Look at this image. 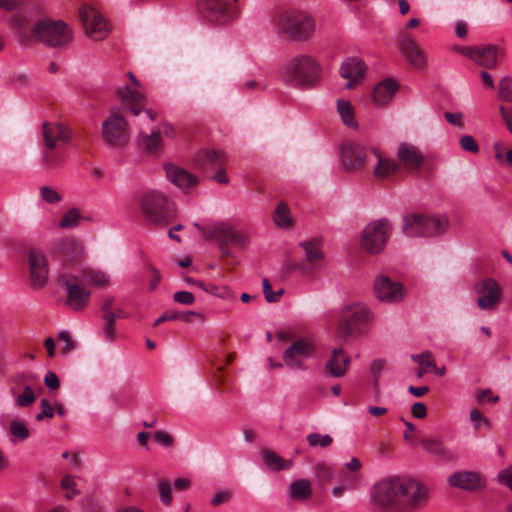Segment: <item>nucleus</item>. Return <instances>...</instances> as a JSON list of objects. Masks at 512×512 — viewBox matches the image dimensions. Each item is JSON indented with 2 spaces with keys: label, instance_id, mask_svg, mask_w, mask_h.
I'll return each instance as SVG.
<instances>
[{
  "label": "nucleus",
  "instance_id": "nucleus-16",
  "mask_svg": "<svg viewBox=\"0 0 512 512\" xmlns=\"http://www.w3.org/2000/svg\"><path fill=\"white\" fill-rule=\"evenodd\" d=\"M399 50L406 62L416 70H423L427 66V56L420 45L411 36L401 35L398 40Z\"/></svg>",
  "mask_w": 512,
  "mask_h": 512
},
{
  "label": "nucleus",
  "instance_id": "nucleus-21",
  "mask_svg": "<svg viewBox=\"0 0 512 512\" xmlns=\"http://www.w3.org/2000/svg\"><path fill=\"white\" fill-rule=\"evenodd\" d=\"M214 237L225 246L244 248L248 245L250 235L248 231L236 229L227 223H220L213 229Z\"/></svg>",
  "mask_w": 512,
  "mask_h": 512
},
{
  "label": "nucleus",
  "instance_id": "nucleus-12",
  "mask_svg": "<svg viewBox=\"0 0 512 512\" xmlns=\"http://www.w3.org/2000/svg\"><path fill=\"white\" fill-rule=\"evenodd\" d=\"M391 232V225L386 219L368 224L361 238V246L370 253H379L386 244Z\"/></svg>",
  "mask_w": 512,
  "mask_h": 512
},
{
  "label": "nucleus",
  "instance_id": "nucleus-32",
  "mask_svg": "<svg viewBox=\"0 0 512 512\" xmlns=\"http://www.w3.org/2000/svg\"><path fill=\"white\" fill-rule=\"evenodd\" d=\"M196 164L201 168L208 166L222 167L226 162V156L219 151L201 150L196 155Z\"/></svg>",
  "mask_w": 512,
  "mask_h": 512
},
{
  "label": "nucleus",
  "instance_id": "nucleus-35",
  "mask_svg": "<svg viewBox=\"0 0 512 512\" xmlns=\"http://www.w3.org/2000/svg\"><path fill=\"white\" fill-rule=\"evenodd\" d=\"M312 495L311 482L307 479L293 481L289 487V496L292 500L304 502Z\"/></svg>",
  "mask_w": 512,
  "mask_h": 512
},
{
  "label": "nucleus",
  "instance_id": "nucleus-53",
  "mask_svg": "<svg viewBox=\"0 0 512 512\" xmlns=\"http://www.w3.org/2000/svg\"><path fill=\"white\" fill-rule=\"evenodd\" d=\"M263 292L265 295V298L268 302H276L280 299V296L282 294V290H279L278 292H273L272 286L270 285L268 279H263Z\"/></svg>",
  "mask_w": 512,
  "mask_h": 512
},
{
  "label": "nucleus",
  "instance_id": "nucleus-18",
  "mask_svg": "<svg viewBox=\"0 0 512 512\" xmlns=\"http://www.w3.org/2000/svg\"><path fill=\"white\" fill-rule=\"evenodd\" d=\"M30 283L33 288L45 286L49 276L46 256L38 249H31L28 255Z\"/></svg>",
  "mask_w": 512,
  "mask_h": 512
},
{
  "label": "nucleus",
  "instance_id": "nucleus-51",
  "mask_svg": "<svg viewBox=\"0 0 512 512\" xmlns=\"http://www.w3.org/2000/svg\"><path fill=\"white\" fill-rule=\"evenodd\" d=\"M41 411L36 415L37 421H43L44 419H51L54 415V408L47 399L40 401Z\"/></svg>",
  "mask_w": 512,
  "mask_h": 512
},
{
  "label": "nucleus",
  "instance_id": "nucleus-5",
  "mask_svg": "<svg viewBox=\"0 0 512 512\" xmlns=\"http://www.w3.org/2000/svg\"><path fill=\"white\" fill-rule=\"evenodd\" d=\"M398 512H414L428 499L429 491L418 480L397 477Z\"/></svg>",
  "mask_w": 512,
  "mask_h": 512
},
{
  "label": "nucleus",
  "instance_id": "nucleus-27",
  "mask_svg": "<svg viewBox=\"0 0 512 512\" xmlns=\"http://www.w3.org/2000/svg\"><path fill=\"white\" fill-rule=\"evenodd\" d=\"M448 484L459 489L475 490L482 486V481L480 475L475 472L458 471L449 476Z\"/></svg>",
  "mask_w": 512,
  "mask_h": 512
},
{
  "label": "nucleus",
  "instance_id": "nucleus-31",
  "mask_svg": "<svg viewBox=\"0 0 512 512\" xmlns=\"http://www.w3.org/2000/svg\"><path fill=\"white\" fill-rule=\"evenodd\" d=\"M300 247L305 252L306 261L313 268L319 267L324 258L321 241L317 239L303 241L300 243Z\"/></svg>",
  "mask_w": 512,
  "mask_h": 512
},
{
  "label": "nucleus",
  "instance_id": "nucleus-20",
  "mask_svg": "<svg viewBox=\"0 0 512 512\" xmlns=\"http://www.w3.org/2000/svg\"><path fill=\"white\" fill-rule=\"evenodd\" d=\"M399 168L402 167L408 172L419 171L425 162V157L415 145L402 142L396 152Z\"/></svg>",
  "mask_w": 512,
  "mask_h": 512
},
{
  "label": "nucleus",
  "instance_id": "nucleus-19",
  "mask_svg": "<svg viewBox=\"0 0 512 512\" xmlns=\"http://www.w3.org/2000/svg\"><path fill=\"white\" fill-rule=\"evenodd\" d=\"M164 171L167 179L186 194L191 193L199 183L196 175L175 163L165 164Z\"/></svg>",
  "mask_w": 512,
  "mask_h": 512
},
{
  "label": "nucleus",
  "instance_id": "nucleus-62",
  "mask_svg": "<svg viewBox=\"0 0 512 512\" xmlns=\"http://www.w3.org/2000/svg\"><path fill=\"white\" fill-rule=\"evenodd\" d=\"M44 163L49 167L53 168L58 166L62 159L57 154L51 153V152H45L43 155Z\"/></svg>",
  "mask_w": 512,
  "mask_h": 512
},
{
  "label": "nucleus",
  "instance_id": "nucleus-4",
  "mask_svg": "<svg viewBox=\"0 0 512 512\" xmlns=\"http://www.w3.org/2000/svg\"><path fill=\"white\" fill-rule=\"evenodd\" d=\"M279 32L294 40H306L315 30L313 18L303 11L289 10L280 13L275 20Z\"/></svg>",
  "mask_w": 512,
  "mask_h": 512
},
{
  "label": "nucleus",
  "instance_id": "nucleus-2",
  "mask_svg": "<svg viewBox=\"0 0 512 512\" xmlns=\"http://www.w3.org/2000/svg\"><path fill=\"white\" fill-rule=\"evenodd\" d=\"M320 76V67L309 55H298L289 59L281 68V77L294 86H309Z\"/></svg>",
  "mask_w": 512,
  "mask_h": 512
},
{
  "label": "nucleus",
  "instance_id": "nucleus-24",
  "mask_svg": "<svg viewBox=\"0 0 512 512\" xmlns=\"http://www.w3.org/2000/svg\"><path fill=\"white\" fill-rule=\"evenodd\" d=\"M398 89V83L392 78L380 81L371 94L373 105L378 108L387 106L393 100Z\"/></svg>",
  "mask_w": 512,
  "mask_h": 512
},
{
  "label": "nucleus",
  "instance_id": "nucleus-3",
  "mask_svg": "<svg viewBox=\"0 0 512 512\" xmlns=\"http://www.w3.org/2000/svg\"><path fill=\"white\" fill-rule=\"evenodd\" d=\"M143 216L156 225H167L176 217V207L165 194L159 191L145 192L140 199Z\"/></svg>",
  "mask_w": 512,
  "mask_h": 512
},
{
  "label": "nucleus",
  "instance_id": "nucleus-52",
  "mask_svg": "<svg viewBox=\"0 0 512 512\" xmlns=\"http://www.w3.org/2000/svg\"><path fill=\"white\" fill-rule=\"evenodd\" d=\"M470 419L473 422L475 428L477 429L480 428L481 426H485L487 428L490 427V421L479 410H471Z\"/></svg>",
  "mask_w": 512,
  "mask_h": 512
},
{
  "label": "nucleus",
  "instance_id": "nucleus-54",
  "mask_svg": "<svg viewBox=\"0 0 512 512\" xmlns=\"http://www.w3.org/2000/svg\"><path fill=\"white\" fill-rule=\"evenodd\" d=\"M317 476L320 480L325 482H330L334 478L333 469L326 464H319L316 467Z\"/></svg>",
  "mask_w": 512,
  "mask_h": 512
},
{
  "label": "nucleus",
  "instance_id": "nucleus-40",
  "mask_svg": "<svg viewBox=\"0 0 512 512\" xmlns=\"http://www.w3.org/2000/svg\"><path fill=\"white\" fill-rule=\"evenodd\" d=\"M11 441L16 443L18 441L26 440L29 435V429L24 421L13 420L10 424Z\"/></svg>",
  "mask_w": 512,
  "mask_h": 512
},
{
  "label": "nucleus",
  "instance_id": "nucleus-57",
  "mask_svg": "<svg viewBox=\"0 0 512 512\" xmlns=\"http://www.w3.org/2000/svg\"><path fill=\"white\" fill-rule=\"evenodd\" d=\"M498 481L501 484L507 485L512 491V465L498 473Z\"/></svg>",
  "mask_w": 512,
  "mask_h": 512
},
{
  "label": "nucleus",
  "instance_id": "nucleus-25",
  "mask_svg": "<svg viewBox=\"0 0 512 512\" xmlns=\"http://www.w3.org/2000/svg\"><path fill=\"white\" fill-rule=\"evenodd\" d=\"M66 287V304L75 311L83 310L89 302L90 291L76 282H64Z\"/></svg>",
  "mask_w": 512,
  "mask_h": 512
},
{
  "label": "nucleus",
  "instance_id": "nucleus-60",
  "mask_svg": "<svg viewBox=\"0 0 512 512\" xmlns=\"http://www.w3.org/2000/svg\"><path fill=\"white\" fill-rule=\"evenodd\" d=\"M45 385L51 389L56 390L59 388L60 382L58 376L54 372H47L44 378Z\"/></svg>",
  "mask_w": 512,
  "mask_h": 512
},
{
  "label": "nucleus",
  "instance_id": "nucleus-56",
  "mask_svg": "<svg viewBox=\"0 0 512 512\" xmlns=\"http://www.w3.org/2000/svg\"><path fill=\"white\" fill-rule=\"evenodd\" d=\"M477 401L479 403H496L499 400V397L497 395H494L493 392L490 389H485L478 391L476 394Z\"/></svg>",
  "mask_w": 512,
  "mask_h": 512
},
{
  "label": "nucleus",
  "instance_id": "nucleus-15",
  "mask_svg": "<svg viewBox=\"0 0 512 512\" xmlns=\"http://www.w3.org/2000/svg\"><path fill=\"white\" fill-rule=\"evenodd\" d=\"M474 290L477 294V305L482 310H493L496 308L502 297V289L493 278H486L475 284Z\"/></svg>",
  "mask_w": 512,
  "mask_h": 512
},
{
  "label": "nucleus",
  "instance_id": "nucleus-39",
  "mask_svg": "<svg viewBox=\"0 0 512 512\" xmlns=\"http://www.w3.org/2000/svg\"><path fill=\"white\" fill-rule=\"evenodd\" d=\"M273 220L279 228H289L292 225V218L288 206L281 202L275 208Z\"/></svg>",
  "mask_w": 512,
  "mask_h": 512
},
{
  "label": "nucleus",
  "instance_id": "nucleus-41",
  "mask_svg": "<svg viewBox=\"0 0 512 512\" xmlns=\"http://www.w3.org/2000/svg\"><path fill=\"white\" fill-rule=\"evenodd\" d=\"M80 217V211L77 208H72L64 213L59 222V227L63 229L74 228L79 224Z\"/></svg>",
  "mask_w": 512,
  "mask_h": 512
},
{
  "label": "nucleus",
  "instance_id": "nucleus-9",
  "mask_svg": "<svg viewBox=\"0 0 512 512\" xmlns=\"http://www.w3.org/2000/svg\"><path fill=\"white\" fill-rule=\"evenodd\" d=\"M371 503L378 512L398 511L397 477L376 483L370 491Z\"/></svg>",
  "mask_w": 512,
  "mask_h": 512
},
{
  "label": "nucleus",
  "instance_id": "nucleus-6",
  "mask_svg": "<svg viewBox=\"0 0 512 512\" xmlns=\"http://www.w3.org/2000/svg\"><path fill=\"white\" fill-rule=\"evenodd\" d=\"M372 315L363 304H354L343 310V318L337 328V336L347 338L365 332L371 322Z\"/></svg>",
  "mask_w": 512,
  "mask_h": 512
},
{
  "label": "nucleus",
  "instance_id": "nucleus-49",
  "mask_svg": "<svg viewBox=\"0 0 512 512\" xmlns=\"http://www.w3.org/2000/svg\"><path fill=\"white\" fill-rule=\"evenodd\" d=\"M40 192L43 200L49 204H56L62 200L59 192L50 186L41 187Z\"/></svg>",
  "mask_w": 512,
  "mask_h": 512
},
{
  "label": "nucleus",
  "instance_id": "nucleus-28",
  "mask_svg": "<svg viewBox=\"0 0 512 512\" xmlns=\"http://www.w3.org/2000/svg\"><path fill=\"white\" fill-rule=\"evenodd\" d=\"M350 364V357L341 348H335L326 363L325 369L328 374L334 377L343 376Z\"/></svg>",
  "mask_w": 512,
  "mask_h": 512
},
{
  "label": "nucleus",
  "instance_id": "nucleus-26",
  "mask_svg": "<svg viewBox=\"0 0 512 512\" xmlns=\"http://www.w3.org/2000/svg\"><path fill=\"white\" fill-rule=\"evenodd\" d=\"M365 72L366 68L363 62L356 58L346 59L340 68L341 76L348 80L345 88L351 89L356 82L364 77Z\"/></svg>",
  "mask_w": 512,
  "mask_h": 512
},
{
  "label": "nucleus",
  "instance_id": "nucleus-36",
  "mask_svg": "<svg viewBox=\"0 0 512 512\" xmlns=\"http://www.w3.org/2000/svg\"><path fill=\"white\" fill-rule=\"evenodd\" d=\"M84 280L91 286L105 288L110 285V276L98 268H85L82 272Z\"/></svg>",
  "mask_w": 512,
  "mask_h": 512
},
{
  "label": "nucleus",
  "instance_id": "nucleus-55",
  "mask_svg": "<svg viewBox=\"0 0 512 512\" xmlns=\"http://www.w3.org/2000/svg\"><path fill=\"white\" fill-rule=\"evenodd\" d=\"M173 299L175 302L184 304V305H191L195 302L194 295L189 291L175 292L173 295Z\"/></svg>",
  "mask_w": 512,
  "mask_h": 512
},
{
  "label": "nucleus",
  "instance_id": "nucleus-58",
  "mask_svg": "<svg viewBox=\"0 0 512 512\" xmlns=\"http://www.w3.org/2000/svg\"><path fill=\"white\" fill-rule=\"evenodd\" d=\"M59 341L64 343V346L62 349V352L64 354L71 352L75 347L74 342L72 341L71 337L69 336V334L66 331L60 332Z\"/></svg>",
  "mask_w": 512,
  "mask_h": 512
},
{
  "label": "nucleus",
  "instance_id": "nucleus-50",
  "mask_svg": "<svg viewBox=\"0 0 512 512\" xmlns=\"http://www.w3.org/2000/svg\"><path fill=\"white\" fill-rule=\"evenodd\" d=\"M461 148L470 153H477L479 151V145L470 135H463L459 140Z\"/></svg>",
  "mask_w": 512,
  "mask_h": 512
},
{
  "label": "nucleus",
  "instance_id": "nucleus-13",
  "mask_svg": "<svg viewBox=\"0 0 512 512\" xmlns=\"http://www.w3.org/2000/svg\"><path fill=\"white\" fill-rule=\"evenodd\" d=\"M315 343L313 337H301L295 340L283 353L284 363L296 369L303 368V360L313 356Z\"/></svg>",
  "mask_w": 512,
  "mask_h": 512
},
{
  "label": "nucleus",
  "instance_id": "nucleus-61",
  "mask_svg": "<svg viewBox=\"0 0 512 512\" xmlns=\"http://www.w3.org/2000/svg\"><path fill=\"white\" fill-rule=\"evenodd\" d=\"M156 442L163 446H171L173 443V437L165 431H157L154 435Z\"/></svg>",
  "mask_w": 512,
  "mask_h": 512
},
{
  "label": "nucleus",
  "instance_id": "nucleus-14",
  "mask_svg": "<svg viewBox=\"0 0 512 512\" xmlns=\"http://www.w3.org/2000/svg\"><path fill=\"white\" fill-rule=\"evenodd\" d=\"M80 16L89 38L100 41L107 37L109 33L107 22L95 8L91 6L81 7Z\"/></svg>",
  "mask_w": 512,
  "mask_h": 512
},
{
  "label": "nucleus",
  "instance_id": "nucleus-22",
  "mask_svg": "<svg viewBox=\"0 0 512 512\" xmlns=\"http://www.w3.org/2000/svg\"><path fill=\"white\" fill-rule=\"evenodd\" d=\"M372 153L370 168L375 179H387L397 173L399 164L396 160L386 157L376 148L372 149Z\"/></svg>",
  "mask_w": 512,
  "mask_h": 512
},
{
  "label": "nucleus",
  "instance_id": "nucleus-7",
  "mask_svg": "<svg viewBox=\"0 0 512 512\" xmlns=\"http://www.w3.org/2000/svg\"><path fill=\"white\" fill-rule=\"evenodd\" d=\"M101 133L105 143L111 147L122 148L129 143V124L119 108L111 109L109 116L102 123Z\"/></svg>",
  "mask_w": 512,
  "mask_h": 512
},
{
  "label": "nucleus",
  "instance_id": "nucleus-10",
  "mask_svg": "<svg viewBox=\"0 0 512 512\" xmlns=\"http://www.w3.org/2000/svg\"><path fill=\"white\" fill-rule=\"evenodd\" d=\"M116 96L134 115H139L145 105V93L133 73L125 75V79L116 88Z\"/></svg>",
  "mask_w": 512,
  "mask_h": 512
},
{
  "label": "nucleus",
  "instance_id": "nucleus-38",
  "mask_svg": "<svg viewBox=\"0 0 512 512\" xmlns=\"http://www.w3.org/2000/svg\"><path fill=\"white\" fill-rule=\"evenodd\" d=\"M263 460L266 466L274 471L287 469L291 466V462H285V460L278 454L270 450L262 451Z\"/></svg>",
  "mask_w": 512,
  "mask_h": 512
},
{
  "label": "nucleus",
  "instance_id": "nucleus-46",
  "mask_svg": "<svg viewBox=\"0 0 512 512\" xmlns=\"http://www.w3.org/2000/svg\"><path fill=\"white\" fill-rule=\"evenodd\" d=\"M499 97L512 102V78L503 77L499 82Z\"/></svg>",
  "mask_w": 512,
  "mask_h": 512
},
{
  "label": "nucleus",
  "instance_id": "nucleus-59",
  "mask_svg": "<svg viewBox=\"0 0 512 512\" xmlns=\"http://www.w3.org/2000/svg\"><path fill=\"white\" fill-rule=\"evenodd\" d=\"M158 133H160V137L163 139V137L173 139L176 137V130L175 128L168 123L159 125L158 129L156 130Z\"/></svg>",
  "mask_w": 512,
  "mask_h": 512
},
{
  "label": "nucleus",
  "instance_id": "nucleus-44",
  "mask_svg": "<svg viewBox=\"0 0 512 512\" xmlns=\"http://www.w3.org/2000/svg\"><path fill=\"white\" fill-rule=\"evenodd\" d=\"M307 441L311 447L326 448L332 444L333 439L328 434L310 433L307 436Z\"/></svg>",
  "mask_w": 512,
  "mask_h": 512
},
{
  "label": "nucleus",
  "instance_id": "nucleus-1",
  "mask_svg": "<svg viewBox=\"0 0 512 512\" xmlns=\"http://www.w3.org/2000/svg\"><path fill=\"white\" fill-rule=\"evenodd\" d=\"M9 25L21 44L37 41L49 47H64L73 37L72 30L61 20L45 18L30 27L27 17L17 13L12 16Z\"/></svg>",
  "mask_w": 512,
  "mask_h": 512
},
{
  "label": "nucleus",
  "instance_id": "nucleus-8",
  "mask_svg": "<svg viewBox=\"0 0 512 512\" xmlns=\"http://www.w3.org/2000/svg\"><path fill=\"white\" fill-rule=\"evenodd\" d=\"M446 218L412 214L404 217L403 232L407 236H435L446 230Z\"/></svg>",
  "mask_w": 512,
  "mask_h": 512
},
{
  "label": "nucleus",
  "instance_id": "nucleus-43",
  "mask_svg": "<svg viewBox=\"0 0 512 512\" xmlns=\"http://www.w3.org/2000/svg\"><path fill=\"white\" fill-rule=\"evenodd\" d=\"M61 488L65 491V496L68 499H71L80 493V490L77 488L76 479L72 475H66L63 477L61 481Z\"/></svg>",
  "mask_w": 512,
  "mask_h": 512
},
{
  "label": "nucleus",
  "instance_id": "nucleus-34",
  "mask_svg": "<svg viewBox=\"0 0 512 512\" xmlns=\"http://www.w3.org/2000/svg\"><path fill=\"white\" fill-rule=\"evenodd\" d=\"M503 52L496 46L489 45L480 47L476 59V63L485 68H493L496 66L498 59L502 57Z\"/></svg>",
  "mask_w": 512,
  "mask_h": 512
},
{
  "label": "nucleus",
  "instance_id": "nucleus-48",
  "mask_svg": "<svg viewBox=\"0 0 512 512\" xmlns=\"http://www.w3.org/2000/svg\"><path fill=\"white\" fill-rule=\"evenodd\" d=\"M158 490L161 502L167 506L170 505L172 502V489L170 483L165 479H161L158 484Z\"/></svg>",
  "mask_w": 512,
  "mask_h": 512
},
{
  "label": "nucleus",
  "instance_id": "nucleus-17",
  "mask_svg": "<svg viewBox=\"0 0 512 512\" xmlns=\"http://www.w3.org/2000/svg\"><path fill=\"white\" fill-rule=\"evenodd\" d=\"M42 136L45 148L54 150L66 145L71 140L72 133L66 125L60 122H44Z\"/></svg>",
  "mask_w": 512,
  "mask_h": 512
},
{
  "label": "nucleus",
  "instance_id": "nucleus-64",
  "mask_svg": "<svg viewBox=\"0 0 512 512\" xmlns=\"http://www.w3.org/2000/svg\"><path fill=\"white\" fill-rule=\"evenodd\" d=\"M102 336L106 341L113 342L116 336L115 324L105 323L102 330Z\"/></svg>",
  "mask_w": 512,
  "mask_h": 512
},
{
  "label": "nucleus",
  "instance_id": "nucleus-47",
  "mask_svg": "<svg viewBox=\"0 0 512 512\" xmlns=\"http://www.w3.org/2000/svg\"><path fill=\"white\" fill-rule=\"evenodd\" d=\"M412 359L428 372H431V368H435V361L430 352L412 355Z\"/></svg>",
  "mask_w": 512,
  "mask_h": 512
},
{
  "label": "nucleus",
  "instance_id": "nucleus-42",
  "mask_svg": "<svg viewBox=\"0 0 512 512\" xmlns=\"http://www.w3.org/2000/svg\"><path fill=\"white\" fill-rule=\"evenodd\" d=\"M36 400V394L30 385H25L23 392L15 397V403L19 407H28Z\"/></svg>",
  "mask_w": 512,
  "mask_h": 512
},
{
  "label": "nucleus",
  "instance_id": "nucleus-30",
  "mask_svg": "<svg viewBox=\"0 0 512 512\" xmlns=\"http://www.w3.org/2000/svg\"><path fill=\"white\" fill-rule=\"evenodd\" d=\"M420 445L429 454L444 460L451 461L455 458V455L443 445V443L437 438L425 437L420 440Z\"/></svg>",
  "mask_w": 512,
  "mask_h": 512
},
{
  "label": "nucleus",
  "instance_id": "nucleus-45",
  "mask_svg": "<svg viewBox=\"0 0 512 512\" xmlns=\"http://www.w3.org/2000/svg\"><path fill=\"white\" fill-rule=\"evenodd\" d=\"M203 5V9L211 12L213 16L223 15L227 11V3L224 0H205Z\"/></svg>",
  "mask_w": 512,
  "mask_h": 512
},
{
  "label": "nucleus",
  "instance_id": "nucleus-23",
  "mask_svg": "<svg viewBox=\"0 0 512 512\" xmlns=\"http://www.w3.org/2000/svg\"><path fill=\"white\" fill-rule=\"evenodd\" d=\"M374 289L377 297L383 302H396L403 298V287L398 282H392L387 276L376 278Z\"/></svg>",
  "mask_w": 512,
  "mask_h": 512
},
{
  "label": "nucleus",
  "instance_id": "nucleus-33",
  "mask_svg": "<svg viewBox=\"0 0 512 512\" xmlns=\"http://www.w3.org/2000/svg\"><path fill=\"white\" fill-rule=\"evenodd\" d=\"M339 485L332 489V495L334 497H341L345 491L355 489L360 481L358 474H352L345 470L338 472Z\"/></svg>",
  "mask_w": 512,
  "mask_h": 512
},
{
  "label": "nucleus",
  "instance_id": "nucleus-63",
  "mask_svg": "<svg viewBox=\"0 0 512 512\" xmlns=\"http://www.w3.org/2000/svg\"><path fill=\"white\" fill-rule=\"evenodd\" d=\"M362 468V463L361 461L357 458V457H353L349 462H347L345 465H344V469L346 472L348 471L349 473H352V474H357V472H359Z\"/></svg>",
  "mask_w": 512,
  "mask_h": 512
},
{
  "label": "nucleus",
  "instance_id": "nucleus-11",
  "mask_svg": "<svg viewBox=\"0 0 512 512\" xmlns=\"http://www.w3.org/2000/svg\"><path fill=\"white\" fill-rule=\"evenodd\" d=\"M372 149L353 142H346L341 147V161L346 171L359 172L370 167Z\"/></svg>",
  "mask_w": 512,
  "mask_h": 512
},
{
  "label": "nucleus",
  "instance_id": "nucleus-37",
  "mask_svg": "<svg viewBox=\"0 0 512 512\" xmlns=\"http://www.w3.org/2000/svg\"><path fill=\"white\" fill-rule=\"evenodd\" d=\"M337 111L346 126L352 128L357 126L354 108L349 101L339 99L337 101Z\"/></svg>",
  "mask_w": 512,
  "mask_h": 512
},
{
  "label": "nucleus",
  "instance_id": "nucleus-29",
  "mask_svg": "<svg viewBox=\"0 0 512 512\" xmlns=\"http://www.w3.org/2000/svg\"><path fill=\"white\" fill-rule=\"evenodd\" d=\"M138 148L149 155H156L163 150V139L160 133L152 131L151 133L140 132L137 136Z\"/></svg>",
  "mask_w": 512,
  "mask_h": 512
}]
</instances>
